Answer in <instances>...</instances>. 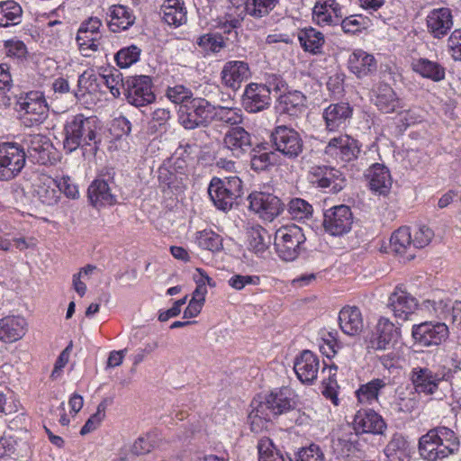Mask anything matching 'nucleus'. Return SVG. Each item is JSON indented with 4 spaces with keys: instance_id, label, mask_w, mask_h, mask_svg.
Wrapping results in <instances>:
<instances>
[{
    "instance_id": "obj_50",
    "label": "nucleus",
    "mask_w": 461,
    "mask_h": 461,
    "mask_svg": "<svg viewBox=\"0 0 461 461\" xmlns=\"http://www.w3.org/2000/svg\"><path fill=\"white\" fill-rule=\"evenodd\" d=\"M101 39L102 35L94 36L93 33L90 34L78 31L76 37L78 50L85 57H90L93 52L98 50L101 45Z\"/></svg>"
},
{
    "instance_id": "obj_62",
    "label": "nucleus",
    "mask_w": 461,
    "mask_h": 461,
    "mask_svg": "<svg viewBox=\"0 0 461 461\" xmlns=\"http://www.w3.org/2000/svg\"><path fill=\"white\" fill-rule=\"evenodd\" d=\"M449 55L454 60L461 61V29L454 30L447 41Z\"/></svg>"
},
{
    "instance_id": "obj_60",
    "label": "nucleus",
    "mask_w": 461,
    "mask_h": 461,
    "mask_svg": "<svg viewBox=\"0 0 461 461\" xmlns=\"http://www.w3.org/2000/svg\"><path fill=\"white\" fill-rule=\"evenodd\" d=\"M156 434L153 432H148L143 436H140L132 445L131 451L135 455H145L149 453L156 444Z\"/></svg>"
},
{
    "instance_id": "obj_41",
    "label": "nucleus",
    "mask_w": 461,
    "mask_h": 461,
    "mask_svg": "<svg viewBox=\"0 0 461 461\" xmlns=\"http://www.w3.org/2000/svg\"><path fill=\"white\" fill-rule=\"evenodd\" d=\"M248 249L256 254L267 250L270 243V236L266 229L260 225H252L247 229Z\"/></svg>"
},
{
    "instance_id": "obj_40",
    "label": "nucleus",
    "mask_w": 461,
    "mask_h": 461,
    "mask_svg": "<svg viewBox=\"0 0 461 461\" xmlns=\"http://www.w3.org/2000/svg\"><path fill=\"white\" fill-rule=\"evenodd\" d=\"M375 104L381 112L390 113L399 107L400 100L389 85L381 84L376 90Z\"/></svg>"
},
{
    "instance_id": "obj_10",
    "label": "nucleus",
    "mask_w": 461,
    "mask_h": 461,
    "mask_svg": "<svg viewBox=\"0 0 461 461\" xmlns=\"http://www.w3.org/2000/svg\"><path fill=\"white\" fill-rule=\"evenodd\" d=\"M114 175L113 167H104L88 186L87 196L94 207L101 208L116 203L117 198L111 187V185L114 184Z\"/></svg>"
},
{
    "instance_id": "obj_42",
    "label": "nucleus",
    "mask_w": 461,
    "mask_h": 461,
    "mask_svg": "<svg viewBox=\"0 0 461 461\" xmlns=\"http://www.w3.org/2000/svg\"><path fill=\"white\" fill-rule=\"evenodd\" d=\"M280 105L284 113L297 116L305 110L306 97L300 91H290L281 95Z\"/></svg>"
},
{
    "instance_id": "obj_11",
    "label": "nucleus",
    "mask_w": 461,
    "mask_h": 461,
    "mask_svg": "<svg viewBox=\"0 0 461 461\" xmlns=\"http://www.w3.org/2000/svg\"><path fill=\"white\" fill-rule=\"evenodd\" d=\"M272 147L289 159L297 158L303 150V140L297 131L285 125L276 126L270 136Z\"/></svg>"
},
{
    "instance_id": "obj_3",
    "label": "nucleus",
    "mask_w": 461,
    "mask_h": 461,
    "mask_svg": "<svg viewBox=\"0 0 461 461\" xmlns=\"http://www.w3.org/2000/svg\"><path fill=\"white\" fill-rule=\"evenodd\" d=\"M460 441L449 428L438 426L430 429L419 439L420 456L426 461H442L458 452Z\"/></svg>"
},
{
    "instance_id": "obj_54",
    "label": "nucleus",
    "mask_w": 461,
    "mask_h": 461,
    "mask_svg": "<svg viewBox=\"0 0 461 461\" xmlns=\"http://www.w3.org/2000/svg\"><path fill=\"white\" fill-rule=\"evenodd\" d=\"M22 441L11 434L4 433L0 438V458H18Z\"/></svg>"
},
{
    "instance_id": "obj_25",
    "label": "nucleus",
    "mask_w": 461,
    "mask_h": 461,
    "mask_svg": "<svg viewBox=\"0 0 461 461\" xmlns=\"http://www.w3.org/2000/svg\"><path fill=\"white\" fill-rule=\"evenodd\" d=\"M242 104L248 113H259L271 104V95L267 86L258 83L249 84L242 95Z\"/></svg>"
},
{
    "instance_id": "obj_52",
    "label": "nucleus",
    "mask_w": 461,
    "mask_h": 461,
    "mask_svg": "<svg viewBox=\"0 0 461 461\" xmlns=\"http://www.w3.org/2000/svg\"><path fill=\"white\" fill-rule=\"evenodd\" d=\"M141 50L136 45L122 48L114 56L115 62L121 68H128L140 60Z\"/></svg>"
},
{
    "instance_id": "obj_2",
    "label": "nucleus",
    "mask_w": 461,
    "mask_h": 461,
    "mask_svg": "<svg viewBox=\"0 0 461 461\" xmlns=\"http://www.w3.org/2000/svg\"><path fill=\"white\" fill-rule=\"evenodd\" d=\"M99 130V121L95 116L78 113L68 117L63 129L65 151L72 153L81 148L95 154L101 142Z\"/></svg>"
},
{
    "instance_id": "obj_45",
    "label": "nucleus",
    "mask_w": 461,
    "mask_h": 461,
    "mask_svg": "<svg viewBox=\"0 0 461 461\" xmlns=\"http://www.w3.org/2000/svg\"><path fill=\"white\" fill-rule=\"evenodd\" d=\"M450 300L444 299H428L420 304V311L426 312L429 316L444 320L447 317L450 310H452Z\"/></svg>"
},
{
    "instance_id": "obj_38",
    "label": "nucleus",
    "mask_w": 461,
    "mask_h": 461,
    "mask_svg": "<svg viewBox=\"0 0 461 461\" xmlns=\"http://www.w3.org/2000/svg\"><path fill=\"white\" fill-rule=\"evenodd\" d=\"M411 68L414 72L433 82H440L446 77V69L441 64L426 58L413 59Z\"/></svg>"
},
{
    "instance_id": "obj_29",
    "label": "nucleus",
    "mask_w": 461,
    "mask_h": 461,
    "mask_svg": "<svg viewBox=\"0 0 461 461\" xmlns=\"http://www.w3.org/2000/svg\"><path fill=\"white\" fill-rule=\"evenodd\" d=\"M222 84L233 90L238 89L241 83L249 77V68L242 60H230L224 64L221 72Z\"/></svg>"
},
{
    "instance_id": "obj_16",
    "label": "nucleus",
    "mask_w": 461,
    "mask_h": 461,
    "mask_svg": "<svg viewBox=\"0 0 461 461\" xmlns=\"http://www.w3.org/2000/svg\"><path fill=\"white\" fill-rule=\"evenodd\" d=\"M447 374L437 372L428 366H415L410 373V380L419 393L425 395L434 394L439 387L440 383L446 380Z\"/></svg>"
},
{
    "instance_id": "obj_58",
    "label": "nucleus",
    "mask_w": 461,
    "mask_h": 461,
    "mask_svg": "<svg viewBox=\"0 0 461 461\" xmlns=\"http://www.w3.org/2000/svg\"><path fill=\"white\" fill-rule=\"evenodd\" d=\"M236 14H226L222 18L219 19L217 27L224 33H230L234 29L240 26L245 14L240 9H236Z\"/></svg>"
},
{
    "instance_id": "obj_46",
    "label": "nucleus",
    "mask_w": 461,
    "mask_h": 461,
    "mask_svg": "<svg viewBox=\"0 0 461 461\" xmlns=\"http://www.w3.org/2000/svg\"><path fill=\"white\" fill-rule=\"evenodd\" d=\"M213 120L229 126H238L243 122V115L241 110L238 107L213 105L212 121Z\"/></svg>"
},
{
    "instance_id": "obj_26",
    "label": "nucleus",
    "mask_w": 461,
    "mask_h": 461,
    "mask_svg": "<svg viewBox=\"0 0 461 461\" xmlns=\"http://www.w3.org/2000/svg\"><path fill=\"white\" fill-rule=\"evenodd\" d=\"M343 16L336 0H318L312 10L313 20L321 26L338 24Z\"/></svg>"
},
{
    "instance_id": "obj_59",
    "label": "nucleus",
    "mask_w": 461,
    "mask_h": 461,
    "mask_svg": "<svg viewBox=\"0 0 461 461\" xmlns=\"http://www.w3.org/2000/svg\"><path fill=\"white\" fill-rule=\"evenodd\" d=\"M166 95L171 102L181 105L187 104L193 95L192 91L183 85L167 87Z\"/></svg>"
},
{
    "instance_id": "obj_47",
    "label": "nucleus",
    "mask_w": 461,
    "mask_h": 461,
    "mask_svg": "<svg viewBox=\"0 0 461 461\" xmlns=\"http://www.w3.org/2000/svg\"><path fill=\"white\" fill-rule=\"evenodd\" d=\"M100 84V76H96L93 70H86L78 77L75 95L80 98L86 94H95L99 91Z\"/></svg>"
},
{
    "instance_id": "obj_30",
    "label": "nucleus",
    "mask_w": 461,
    "mask_h": 461,
    "mask_svg": "<svg viewBox=\"0 0 461 461\" xmlns=\"http://www.w3.org/2000/svg\"><path fill=\"white\" fill-rule=\"evenodd\" d=\"M34 196L44 205L54 206L58 204L60 196L58 180L51 176L42 175L38 177L34 185Z\"/></svg>"
},
{
    "instance_id": "obj_34",
    "label": "nucleus",
    "mask_w": 461,
    "mask_h": 461,
    "mask_svg": "<svg viewBox=\"0 0 461 461\" xmlns=\"http://www.w3.org/2000/svg\"><path fill=\"white\" fill-rule=\"evenodd\" d=\"M348 68L358 78L366 77L377 69V62L372 54L356 50L348 59Z\"/></svg>"
},
{
    "instance_id": "obj_17",
    "label": "nucleus",
    "mask_w": 461,
    "mask_h": 461,
    "mask_svg": "<svg viewBox=\"0 0 461 461\" xmlns=\"http://www.w3.org/2000/svg\"><path fill=\"white\" fill-rule=\"evenodd\" d=\"M249 208L264 221H272L284 211V203L269 193L256 192L249 196Z\"/></svg>"
},
{
    "instance_id": "obj_14",
    "label": "nucleus",
    "mask_w": 461,
    "mask_h": 461,
    "mask_svg": "<svg viewBox=\"0 0 461 461\" xmlns=\"http://www.w3.org/2000/svg\"><path fill=\"white\" fill-rule=\"evenodd\" d=\"M353 224V214L349 206L345 204L333 206L324 212V230L332 236L348 233Z\"/></svg>"
},
{
    "instance_id": "obj_44",
    "label": "nucleus",
    "mask_w": 461,
    "mask_h": 461,
    "mask_svg": "<svg viewBox=\"0 0 461 461\" xmlns=\"http://www.w3.org/2000/svg\"><path fill=\"white\" fill-rule=\"evenodd\" d=\"M23 9L13 0L0 2V27H8L21 22Z\"/></svg>"
},
{
    "instance_id": "obj_64",
    "label": "nucleus",
    "mask_w": 461,
    "mask_h": 461,
    "mask_svg": "<svg viewBox=\"0 0 461 461\" xmlns=\"http://www.w3.org/2000/svg\"><path fill=\"white\" fill-rule=\"evenodd\" d=\"M434 237V231L426 225H420L414 233V248L421 249L428 246Z\"/></svg>"
},
{
    "instance_id": "obj_39",
    "label": "nucleus",
    "mask_w": 461,
    "mask_h": 461,
    "mask_svg": "<svg viewBox=\"0 0 461 461\" xmlns=\"http://www.w3.org/2000/svg\"><path fill=\"white\" fill-rule=\"evenodd\" d=\"M298 40L303 50L312 54L321 53L325 43L323 33L312 27L300 30Z\"/></svg>"
},
{
    "instance_id": "obj_37",
    "label": "nucleus",
    "mask_w": 461,
    "mask_h": 461,
    "mask_svg": "<svg viewBox=\"0 0 461 461\" xmlns=\"http://www.w3.org/2000/svg\"><path fill=\"white\" fill-rule=\"evenodd\" d=\"M411 452L408 439L400 433L393 434L384 449L387 461H409Z\"/></svg>"
},
{
    "instance_id": "obj_49",
    "label": "nucleus",
    "mask_w": 461,
    "mask_h": 461,
    "mask_svg": "<svg viewBox=\"0 0 461 461\" xmlns=\"http://www.w3.org/2000/svg\"><path fill=\"white\" fill-rule=\"evenodd\" d=\"M258 461H285L282 452L269 438H262L258 442Z\"/></svg>"
},
{
    "instance_id": "obj_6",
    "label": "nucleus",
    "mask_w": 461,
    "mask_h": 461,
    "mask_svg": "<svg viewBox=\"0 0 461 461\" xmlns=\"http://www.w3.org/2000/svg\"><path fill=\"white\" fill-rule=\"evenodd\" d=\"M24 147L14 141L0 143V181H11L18 176L26 165Z\"/></svg>"
},
{
    "instance_id": "obj_63",
    "label": "nucleus",
    "mask_w": 461,
    "mask_h": 461,
    "mask_svg": "<svg viewBox=\"0 0 461 461\" xmlns=\"http://www.w3.org/2000/svg\"><path fill=\"white\" fill-rule=\"evenodd\" d=\"M260 283V278L258 276H243L233 275L229 280L228 285L235 290H242L246 285H258Z\"/></svg>"
},
{
    "instance_id": "obj_28",
    "label": "nucleus",
    "mask_w": 461,
    "mask_h": 461,
    "mask_svg": "<svg viewBox=\"0 0 461 461\" xmlns=\"http://www.w3.org/2000/svg\"><path fill=\"white\" fill-rule=\"evenodd\" d=\"M319 368V357L310 350H303L294 364V372L303 384L312 383L317 378Z\"/></svg>"
},
{
    "instance_id": "obj_13",
    "label": "nucleus",
    "mask_w": 461,
    "mask_h": 461,
    "mask_svg": "<svg viewBox=\"0 0 461 461\" xmlns=\"http://www.w3.org/2000/svg\"><path fill=\"white\" fill-rule=\"evenodd\" d=\"M449 335L446 323L441 321H424L415 324L411 329V336L416 344L421 347L438 346Z\"/></svg>"
},
{
    "instance_id": "obj_15",
    "label": "nucleus",
    "mask_w": 461,
    "mask_h": 461,
    "mask_svg": "<svg viewBox=\"0 0 461 461\" xmlns=\"http://www.w3.org/2000/svg\"><path fill=\"white\" fill-rule=\"evenodd\" d=\"M125 91L127 101L136 107L148 105L156 98L152 90V81L148 76L128 78L125 82Z\"/></svg>"
},
{
    "instance_id": "obj_24",
    "label": "nucleus",
    "mask_w": 461,
    "mask_h": 461,
    "mask_svg": "<svg viewBox=\"0 0 461 461\" xmlns=\"http://www.w3.org/2000/svg\"><path fill=\"white\" fill-rule=\"evenodd\" d=\"M20 145L24 147V150H27V157L33 162L41 165L50 162L52 144L46 135L40 133L26 135Z\"/></svg>"
},
{
    "instance_id": "obj_23",
    "label": "nucleus",
    "mask_w": 461,
    "mask_h": 461,
    "mask_svg": "<svg viewBox=\"0 0 461 461\" xmlns=\"http://www.w3.org/2000/svg\"><path fill=\"white\" fill-rule=\"evenodd\" d=\"M252 146L251 135L243 127H232L224 134L221 149L228 150L234 158H240L250 150Z\"/></svg>"
},
{
    "instance_id": "obj_48",
    "label": "nucleus",
    "mask_w": 461,
    "mask_h": 461,
    "mask_svg": "<svg viewBox=\"0 0 461 461\" xmlns=\"http://www.w3.org/2000/svg\"><path fill=\"white\" fill-rule=\"evenodd\" d=\"M390 244L394 252L401 255L407 253L411 247H414L410 228L403 226L396 230L391 236Z\"/></svg>"
},
{
    "instance_id": "obj_7",
    "label": "nucleus",
    "mask_w": 461,
    "mask_h": 461,
    "mask_svg": "<svg viewBox=\"0 0 461 461\" xmlns=\"http://www.w3.org/2000/svg\"><path fill=\"white\" fill-rule=\"evenodd\" d=\"M16 105L26 127L40 125L48 117L49 107L43 93L40 91H31L20 96Z\"/></svg>"
},
{
    "instance_id": "obj_27",
    "label": "nucleus",
    "mask_w": 461,
    "mask_h": 461,
    "mask_svg": "<svg viewBox=\"0 0 461 461\" xmlns=\"http://www.w3.org/2000/svg\"><path fill=\"white\" fill-rule=\"evenodd\" d=\"M357 433L383 434L386 424L378 413L370 409L359 410L353 420Z\"/></svg>"
},
{
    "instance_id": "obj_5",
    "label": "nucleus",
    "mask_w": 461,
    "mask_h": 461,
    "mask_svg": "<svg viewBox=\"0 0 461 461\" xmlns=\"http://www.w3.org/2000/svg\"><path fill=\"white\" fill-rule=\"evenodd\" d=\"M305 240L302 228L292 224L282 226L276 231L274 245L282 260L293 261L300 255Z\"/></svg>"
},
{
    "instance_id": "obj_33",
    "label": "nucleus",
    "mask_w": 461,
    "mask_h": 461,
    "mask_svg": "<svg viewBox=\"0 0 461 461\" xmlns=\"http://www.w3.org/2000/svg\"><path fill=\"white\" fill-rule=\"evenodd\" d=\"M340 330L348 336L358 335L364 329L361 311L356 306L343 307L339 313Z\"/></svg>"
},
{
    "instance_id": "obj_22",
    "label": "nucleus",
    "mask_w": 461,
    "mask_h": 461,
    "mask_svg": "<svg viewBox=\"0 0 461 461\" xmlns=\"http://www.w3.org/2000/svg\"><path fill=\"white\" fill-rule=\"evenodd\" d=\"M454 25L452 11L447 7L435 8L426 17L428 32L433 39L445 38Z\"/></svg>"
},
{
    "instance_id": "obj_4",
    "label": "nucleus",
    "mask_w": 461,
    "mask_h": 461,
    "mask_svg": "<svg viewBox=\"0 0 461 461\" xmlns=\"http://www.w3.org/2000/svg\"><path fill=\"white\" fill-rule=\"evenodd\" d=\"M208 194L219 210L229 211L237 198L242 194V182L237 176L223 179L212 177L208 187Z\"/></svg>"
},
{
    "instance_id": "obj_19",
    "label": "nucleus",
    "mask_w": 461,
    "mask_h": 461,
    "mask_svg": "<svg viewBox=\"0 0 461 461\" xmlns=\"http://www.w3.org/2000/svg\"><path fill=\"white\" fill-rule=\"evenodd\" d=\"M308 179L321 188H330L338 193L343 187L344 178L339 170L325 165L312 166L308 172Z\"/></svg>"
},
{
    "instance_id": "obj_51",
    "label": "nucleus",
    "mask_w": 461,
    "mask_h": 461,
    "mask_svg": "<svg viewBox=\"0 0 461 461\" xmlns=\"http://www.w3.org/2000/svg\"><path fill=\"white\" fill-rule=\"evenodd\" d=\"M196 243L203 249L212 252L220 251L222 249V239L216 232L211 230L198 231L195 237Z\"/></svg>"
},
{
    "instance_id": "obj_20",
    "label": "nucleus",
    "mask_w": 461,
    "mask_h": 461,
    "mask_svg": "<svg viewBox=\"0 0 461 461\" xmlns=\"http://www.w3.org/2000/svg\"><path fill=\"white\" fill-rule=\"evenodd\" d=\"M364 177L375 195L387 196L392 189L391 172L384 164L374 163L365 172Z\"/></svg>"
},
{
    "instance_id": "obj_36",
    "label": "nucleus",
    "mask_w": 461,
    "mask_h": 461,
    "mask_svg": "<svg viewBox=\"0 0 461 461\" xmlns=\"http://www.w3.org/2000/svg\"><path fill=\"white\" fill-rule=\"evenodd\" d=\"M163 21L170 26L179 27L187 21V10L184 0H165L161 5Z\"/></svg>"
},
{
    "instance_id": "obj_32",
    "label": "nucleus",
    "mask_w": 461,
    "mask_h": 461,
    "mask_svg": "<svg viewBox=\"0 0 461 461\" xmlns=\"http://www.w3.org/2000/svg\"><path fill=\"white\" fill-rule=\"evenodd\" d=\"M279 0H231L232 7L240 9L246 15L260 19L268 15L277 5Z\"/></svg>"
},
{
    "instance_id": "obj_12",
    "label": "nucleus",
    "mask_w": 461,
    "mask_h": 461,
    "mask_svg": "<svg viewBox=\"0 0 461 461\" xmlns=\"http://www.w3.org/2000/svg\"><path fill=\"white\" fill-rule=\"evenodd\" d=\"M401 329L386 317H381L375 330L366 339V348L371 351L386 350L397 342Z\"/></svg>"
},
{
    "instance_id": "obj_53",
    "label": "nucleus",
    "mask_w": 461,
    "mask_h": 461,
    "mask_svg": "<svg viewBox=\"0 0 461 461\" xmlns=\"http://www.w3.org/2000/svg\"><path fill=\"white\" fill-rule=\"evenodd\" d=\"M372 25L371 20L362 14H353L341 21V28L344 32L355 34L368 29Z\"/></svg>"
},
{
    "instance_id": "obj_35",
    "label": "nucleus",
    "mask_w": 461,
    "mask_h": 461,
    "mask_svg": "<svg viewBox=\"0 0 461 461\" xmlns=\"http://www.w3.org/2000/svg\"><path fill=\"white\" fill-rule=\"evenodd\" d=\"M110 21L108 26L113 32L126 31L131 27L136 20L133 11L122 5H113L109 9Z\"/></svg>"
},
{
    "instance_id": "obj_55",
    "label": "nucleus",
    "mask_w": 461,
    "mask_h": 461,
    "mask_svg": "<svg viewBox=\"0 0 461 461\" xmlns=\"http://www.w3.org/2000/svg\"><path fill=\"white\" fill-rule=\"evenodd\" d=\"M100 83L107 86L113 97L120 96L121 87H125L122 73L116 68L110 69L107 74L100 75Z\"/></svg>"
},
{
    "instance_id": "obj_61",
    "label": "nucleus",
    "mask_w": 461,
    "mask_h": 461,
    "mask_svg": "<svg viewBox=\"0 0 461 461\" xmlns=\"http://www.w3.org/2000/svg\"><path fill=\"white\" fill-rule=\"evenodd\" d=\"M291 461H324V455L318 445L311 444L301 448Z\"/></svg>"
},
{
    "instance_id": "obj_21",
    "label": "nucleus",
    "mask_w": 461,
    "mask_h": 461,
    "mask_svg": "<svg viewBox=\"0 0 461 461\" xmlns=\"http://www.w3.org/2000/svg\"><path fill=\"white\" fill-rule=\"evenodd\" d=\"M353 109L348 103L331 104L322 113L325 128L329 133L345 130L350 122Z\"/></svg>"
},
{
    "instance_id": "obj_57",
    "label": "nucleus",
    "mask_w": 461,
    "mask_h": 461,
    "mask_svg": "<svg viewBox=\"0 0 461 461\" xmlns=\"http://www.w3.org/2000/svg\"><path fill=\"white\" fill-rule=\"evenodd\" d=\"M197 44L206 52L218 53L224 47L223 38L217 33L203 34L197 40Z\"/></svg>"
},
{
    "instance_id": "obj_56",
    "label": "nucleus",
    "mask_w": 461,
    "mask_h": 461,
    "mask_svg": "<svg viewBox=\"0 0 461 461\" xmlns=\"http://www.w3.org/2000/svg\"><path fill=\"white\" fill-rule=\"evenodd\" d=\"M288 212L294 220L308 219L312 213V206L303 199H292L288 204Z\"/></svg>"
},
{
    "instance_id": "obj_43",
    "label": "nucleus",
    "mask_w": 461,
    "mask_h": 461,
    "mask_svg": "<svg viewBox=\"0 0 461 461\" xmlns=\"http://www.w3.org/2000/svg\"><path fill=\"white\" fill-rule=\"evenodd\" d=\"M386 385L383 379L375 378L360 385L356 391L357 401L364 405H371L378 402L379 392Z\"/></svg>"
},
{
    "instance_id": "obj_9",
    "label": "nucleus",
    "mask_w": 461,
    "mask_h": 461,
    "mask_svg": "<svg viewBox=\"0 0 461 461\" xmlns=\"http://www.w3.org/2000/svg\"><path fill=\"white\" fill-rule=\"evenodd\" d=\"M213 105L204 98H193L187 104L180 105L179 123L187 130L207 126L212 122Z\"/></svg>"
},
{
    "instance_id": "obj_1",
    "label": "nucleus",
    "mask_w": 461,
    "mask_h": 461,
    "mask_svg": "<svg viewBox=\"0 0 461 461\" xmlns=\"http://www.w3.org/2000/svg\"><path fill=\"white\" fill-rule=\"evenodd\" d=\"M296 404V394L288 386L275 388L263 400L254 399L249 414L251 430L258 432L272 417L287 413L294 410Z\"/></svg>"
},
{
    "instance_id": "obj_31",
    "label": "nucleus",
    "mask_w": 461,
    "mask_h": 461,
    "mask_svg": "<svg viewBox=\"0 0 461 461\" xmlns=\"http://www.w3.org/2000/svg\"><path fill=\"white\" fill-rule=\"evenodd\" d=\"M27 331L26 320L21 316L9 315L0 320V340L12 343L21 339Z\"/></svg>"
},
{
    "instance_id": "obj_8",
    "label": "nucleus",
    "mask_w": 461,
    "mask_h": 461,
    "mask_svg": "<svg viewBox=\"0 0 461 461\" xmlns=\"http://www.w3.org/2000/svg\"><path fill=\"white\" fill-rule=\"evenodd\" d=\"M361 151L359 141L347 133L330 137L323 149L327 159L347 164L356 160Z\"/></svg>"
},
{
    "instance_id": "obj_18",
    "label": "nucleus",
    "mask_w": 461,
    "mask_h": 461,
    "mask_svg": "<svg viewBox=\"0 0 461 461\" xmlns=\"http://www.w3.org/2000/svg\"><path fill=\"white\" fill-rule=\"evenodd\" d=\"M387 306L393 316L402 321H408L420 307L417 299L402 285H397L391 293Z\"/></svg>"
}]
</instances>
